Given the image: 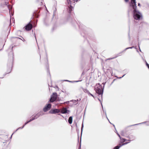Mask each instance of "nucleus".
I'll list each match as a JSON object with an SVG mask.
<instances>
[{"instance_id": "12", "label": "nucleus", "mask_w": 149, "mask_h": 149, "mask_svg": "<svg viewBox=\"0 0 149 149\" xmlns=\"http://www.w3.org/2000/svg\"><path fill=\"white\" fill-rule=\"evenodd\" d=\"M13 61L12 60H11L9 63V64H7V66L9 68H11L13 65Z\"/></svg>"}, {"instance_id": "31", "label": "nucleus", "mask_w": 149, "mask_h": 149, "mask_svg": "<svg viewBox=\"0 0 149 149\" xmlns=\"http://www.w3.org/2000/svg\"><path fill=\"white\" fill-rule=\"evenodd\" d=\"M55 10H54V14H53L54 15L55 14L56 11V8L55 7Z\"/></svg>"}, {"instance_id": "39", "label": "nucleus", "mask_w": 149, "mask_h": 149, "mask_svg": "<svg viewBox=\"0 0 149 149\" xmlns=\"http://www.w3.org/2000/svg\"><path fill=\"white\" fill-rule=\"evenodd\" d=\"M138 6H141L140 4L139 3H138Z\"/></svg>"}, {"instance_id": "14", "label": "nucleus", "mask_w": 149, "mask_h": 149, "mask_svg": "<svg viewBox=\"0 0 149 149\" xmlns=\"http://www.w3.org/2000/svg\"><path fill=\"white\" fill-rule=\"evenodd\" d=\"M120 143H124L125 141H127V140L125 139H124L122 137H121V138H120Z\"/></svg>"}, {"instance_id": "20", "label": "nucleus", "mask_w": 149, "mask_h": 149, "mask_svg": "<svg viewBox=\"0 0 149 149\" xmlns=\"http://www.w3.org/2000/svg\"><path fill=\"white\" fill-rule=\"evenodd\" d=\"M146 122H142V123H138V124H134V125H131V126H133V125H138L140 124H143L144 123H146Z\"/></svg>"}, {"instance_id": "6", "label": "nucleus", "mask_w": 149, "mask_h": 149, "mask_svg": "<svg viewBox=\"0 0 149 149\" xmlns=\"http://www.w3.org/2000/svg\"><path fill=\"white\" fill-rule=\"evenodd\" d=\"M31 22V21L28 23L25 27V30L27 31L31 30L32 28V25L30 23Z\"/></svg>"}, {"instance_id": "54", "label": "nucleus", "mask_w": 149, "mask_h": 149, "mask_svg": "<svg viewBox=\"0 0 149 149\" xmlns=\"http://www.w3.org/2000/svg\"><path fill=\"white\" fill-rule=\"evenodd\" d=\"M48 69H49V68H47V69L48 70Z\"/></svg>"}, {"instance_id": "21", "label": "nucleus", "mask_w": 149, "mask_h": 149, "mask_svg": "<svg viewBox=\"0 0 149 149\" xmlns=\"http://www.w3.org/2000/svg\"><path fill=\"white\" fill-rule=\"evenodd\" d=\"M123 146V145H122V144L120 143H119L118 145L117 146V147H118L119 148L120 147H121Z\"/></svg>"}, {"instance_id": "51", "label": "nucleus", "mask_w": 149, "mask_h": 149, "mask_svg": "<svg viewBox=\"0 0 149 149\" xmlns=\"http://www.w3.org/2000/svg\"><path fill=\"white\" fill-rule=\"evenodd\" d=\"M4 46V45L3 46V47H2V48H3Z\"/></svg>"}, {"instance_id": "1", "label": "nucleus", "mask_w": 149, "mask_h": 149, "mask_svg": "<svg viewBox=\"0 0 149 149\" xmlns=\"http://www.w3.org/2000/svg\"><path fill=\"white\" fill-rule=\"evenodd\" d=\"M130 6L132 7L133 9V15L134 19L136 20H140L142 17V15L139 11L136 10L137 6L135 0H131Z\"/></svg>"}, {"instance_id": "35", "label": "nucleus", "mask_w": 149, "mask_h": 149, "mask_svg": "<svg viewBox=\"0 0 149 149\" xmlns=\"http://www.w3.org/2000/svg\"><path fill=\"white\" fill-rule=\"evenodd\" d=\"M81 140H80V143H79V144H80V147H79V149H80V148H81Z\"/></svg>"}, {"instance_id": "32", "label": "nucleus", "mask_w": 149, "mask_h": 149, "mask_svg": "<svg viewBox=\"0 0 149 149\" xmlns=\"http://www.w3.org/2000/svg\"><path fill=\"white\" fill-rule=\"evenodd\" d=\"M117 135H118V136L120 138H120H121V137H120V135L118 133V132H117Z\"/></svg>"}, {"instance_id": "18", "label": "nucleus", "mask_w": 149, "mask_h": 149, "mask_svg": "<svg viewBox=\"0 0 149 149\" xmlns=\"http://www.w3.org/2000/svg\"><path fill=\"white\" fill-rule=\"evenodd\" d=\"M134 47H128L127 48H125L124 50L122 51V52H124L127 49H132V48H133Z\"/></svg>"}, {"instance_id": "10", "label": "nucleus", "mask_w": 149, "mask_h": 149, "mask_svg": "<svg viewBox=\"0 0 149 149\" xmlns=\"http://www.w3.org/2000/svg\"><path fill=\"white\" fill-rule=\"evenodd\" d=\"M129 139L127 140V141H129V142H130L132 141H133L135 139V137L132 136H128L127 137Z\"/></svg>"}, {"instance_id": "27", "label": "nucleus", "mask_w": 149, "mask_h": 149, "mask_svg": "<svg viewBox=\"0 0 149 149\" xmlns=\"http://www.w3.org/2000/svg\"><path fill=\"white\" fill-rule=\"evenodd\" d=\"M70 101L74 103H75L77 102V101L75 100H71Z\"/></svg>"}, {"instance_id": "48", "label": "nucleus", "mask_w": 149, "mask_h": 149, "mask_svg": "<svg viewBox=\"0 0 149 149\" xmlns=\"http://www.w3.org/2000/svg\"><path fill=\"white\" fill-rule=\"evenodd\" d=\"M35 38H36V36H35Z\"/></svg>"}, {"instance_id": "13", "label": "nucleus", "mask_w": 149, "mask_h": 149, "mask_svg": "<svg viewBox=\"0 0 149 149\" xmlns=\"http://www.w3.org/2000/svg\"><path fill=\"white\" fill-rule=\"evenodd\" d=\"M72 117L71 116L69 118L68 122L70 124H71L72 123Z\"/></svg>"}, {"instance_id": "24", "label": "nucleus", "mask_w": 149, "mask_h": 149, "mask_svg": "<svg viewBox=\"0 0 149 149\" xmlns=\"http://www.w3.org/2000/svg\"><path fill=\"white\" fill-rule=\"evenodd\" d=\"M88 95H91V96H92L94 98H95V97L93 96V94H91V93H90V92Z\"/></svg>"}, {"instance_id": "25", "label": "nucleus", "mask_w": 149, "mask_h": 149, "mask_svg": "<svg viewBox=\"0 0 149 149\" xmlns=\"http://www.w3.org/2000/svg\"><path fill=\"white\" fill-rule=\"evenodd\" d=\"M120 134L122 136H124V133L123 131H122L121 132Z\"/></svg>"}, {"instance_id": "28", "label": "nucleus", "mask_w": 149, "mask_h": 149, "mask_svg": "<svg viewBox=\"0 0 149 149\" xmlns=\"http://www.w3.org/2000/svg\"><path fill=\"white\" fill-rule=\"evenodd\" d=\"M34 120V118H33L32 117L31 119H30L29 120V122H30Z\"/></svg>"}, {"instance_id": "42", "label": "nucleus", "mask_w": 149, "mask_h": 149, "mask_svg": "<svg viewBox=\"0 0 149 149\" xmlns=\"http://www.w3.org/2000/svg\"><path fill=\"white\" fill-rule=\"evenodd\" d=\"M58 115H60L63 117V116L60 113L58 114Z\"/></svg>"}, {"instance_id": "40", "label": "nucleus", "mask_w": 149, "mask_h": 149, "mask_svg": "<svg viewBox=\"0 0 149 149\" xmlns=\"http://www.w3.org/2000/svg\"><path fill=\"white\" fill-rule=\"evenodd\" d=\"M54 3L55 4H56V5L57 4V2L56 1H54Z\"/></svg>"}, {"instance_id": "5", "label": "nucleus", "mask_w": 149, "mask_h": 149, "mask_svg": "<svg viewBox=\"0 0 149 149\" xmlns=\"http://www.w3.org/2000/svg\"><path fill=\"white\" fill-rule=\"evenodd\" d=\"M52 107L51 104H46L43 109V111L44 112H46L50 109Z\"/></svg>"}, {"instance_id": "43", "label": "nucleus", "mask_w": 149, "mask_h": 149, "mask_svg": "<svg viewBox=\"0 0 149 149\" xmlns=\"http://www.w3.org/2000/svg\"><path fill=\"white\" fill-rule=\"evenodd\" d=\"M146 125L148 126L149 125V123H148Z\"/></svg>"}, {"instance_id": "7", "label": "nucleus", "mask_w": 149, "mask_h": 149, "mask_svg": "<svg viewBox=\"0 0 149 149\" xmlns=\"http://www.w3.org/2000/svg\"><path fill=\"white\" fill-rule=\"evenodd\" d=\"M60 112V109H51L49 112V113L51 114H56V113Z\"/></svg>"}, {"instance_id": "50", "label": "nucleus", "mask_w": 149, "mask_h": 149, "mask_svg": "<svg viewBox=\"0 0 149 149\" xmlns=\"http://www.w3.org/2000/svg\"><path fill=\"white\" fill-rule=\"evenodd\" d=\"M56 88H58V86H56Z\"/></svg>"}, {"instance_id": "46", "label": "nucleus", "mask_w": 149, "mask_h": 149, "mask_svg": "<svg viewBox=\"0 0 149 149\" xmlns=\"http://www.w3.org/2000/svg\"><path fill=\"white\" fill-rule=\"evenodd\" d=\"M17 38L21 40V38Z\"/></svg>"}, {"instance_id": "17", "label": "nucleus", "mask_w": 149, "mask_h": 149, "mask_svg": "<svg viewBox=\"0 0 149 149\" xmlns=\"http://www.w3.org/2000/svg\"><path fill=\"white\" fill-rule=\"evenodd\" d=\"M83 91H84V92L85 93H87L88 94L89 93V91H88L87 89H84L83 90Z\"/></svg>"}, {"instance_id": "11", "label": "nucleus", "mask_w": 149, "mask_h": 149, "mask_svg": "<svg viewBox=\"0 0 149 149\" xmlns=\"http://www.w3.org/2000/svg\"><path fill=\"white\" fill-rule=\"evenodd\" d=\"M44 114V113H43L42 112L40 111L39 112L35 115L36 116V117H37V118L40 116H42Z\"/></svg>"}, {"instance_id": "38", "label": "nucleus", "mask_w": 149, "mask_h": 149, "mask_svg": "<svg viewBox=\"0 0 149 149\" xmlns=\"http://www.w3.org/2000/svg\"><path fill=\"white\" fill-rule=\"evenodd\" d=\"M81 100V99H77V100H76L77 101H77H80V100Z\"/></svg>"}, {"instance_id": "29", "label": "nucleus", "mask_w": 149, "mask_h": 149, "mask_svg": "<svg viewBox=\"0 0 149 149\" xmlns=\"http://www.w3.org/2000/svg\"><path fill=\"white\" fill-rule=\"evenodd\" d=\"M146 66H147L148 68L149 69V64H148L147 62H146Z\"/></svg>"}, {"instance_id": "9", "label": "nucleus", "mask_w": 149, "mask_h": 149, "mask_svg": "<svg viewBox=\"0 0 149 149\" xmlns=\"http://www.w3.org/2000/svg\"><path fill=\"white\" fill-rule=\"evenodd\" d=\"M70 111L68 110L66 108H63L61 111H60L61 113L63 114L68 113Z\"/></svg>"}, {"instance_id": "44", "label": "nucleus", "mask_w": 149, "mask_h": 149, "mask_svg": "<svg viewBox=\"0 0 149 149\" xmlns=\"http://www.w3.org/2000/svg\"><path fill=\"white\" fill-rule=\"evenodd\" d=\"M128 36H129V38H130V36L129 33H128Z\"/></svg>"}, {"instance_id": "2", "label": "nucleus", "mask_w": 149, "mask_h": 149, "mask_svg": "<svg viewBox=\"0 0 149 149\" xmlns=\"http://www.w3.org/2000/svg\"><path fill=\"white\" fill-rule=\"evenodd\" d=\"M104 85V84L102 87V85H100L99 83L97 84L96 85L97 88L95 89L96 92L99 95V96H100V97H101V99L98 98V99L101 104L102 106V94Z\"/></svg>"}, {"instance_id": "33", "label": "nucleus", "mask_w": 149, "mask_h": 149, "mask_svg": "<svg viewBox=\"0 0 149 149\" xmlns=\"http://www.w3.org/2000/svg\"><path fill=\"white\" fill-rule=\"evenodd\" d=\"M29 123V121H26L25 123V124L24 125H25V126L27 124H28V123Z\"/></svg>"}, {"instance_id": "19", "label": "nucleus", "mask_w": 149, "mask_h": 149, "mask_svg": "<svg viewBox=\"0 0 149 149\" xmlns=\"http://www.w3.org/2000/svg\"><path fill=\"white\" fill-rule=\"evenodd\" d=\"M83 127H84V125H83V123H82V124L81 127V134H82V131H83Z\"/></svg>"}, {"instance_id": "23", "label": "nucleus", "mask_w": 149, "mask_h": 149, "mask_svg": "<svg viewBox=\"0 0 149 149\" xmlns=\"http://www.w3.org/2000/svg\"><path fill=\"white\" fill-rule=\"evenodd\" d=\"M25 126V125H24L22 127H19L18 128H17L15 132L17 131V130L19 129H22Z\"/></svg>"}, {"instance_id": "53", "label": "nucleus", "mask_w": 149, "mask_h": 149, "mask_svg": "<svg viewBox=\"0 0 149 149\" xmlns=\"http://www.w3.org/2000/svg\"><path fill=\"white\" fill-rule=\"evenodd\" d=\"M13 47H12V49H13Z\"/></svg>"}, {"instance_id": "36", "label": "nucleus", "mask_w": 149, "mask_h": 149, "mask_svg": "<svg viewBox=\"0 0 149 149\" xmlns=\"http://www.w3.org/2000/svg\"><path fill=\"white\" fill-rule=\"evenodd\" d=\"M125 75V74L124 75H123L122 77H118V78H119V79H121Z\"/></svg>"}, {"instance_id": "4", "label": "nucleus", "mask_w": 149, "mask_h": 149, "mask_svg": "<svg viewBox=\"0 0 149 149\" xmlns=\"http://www.w3.org/2000/svg\"><path fill=\"white\" fill-rule=\"evenodd\" d=\"M57 94L56 93H53L51 96L49 102H52L55 101L57 99Z\"/></svg>"}, {"instance_id": "52", "label": "nucleus", "mask_w": 149, "mask_h": 149, "mask_svg": "<svg viewBox=\"0 0 149 149\" xmlns=\"http://www.w3.org/2000/svg\"><path fill=\"white\" fill-rule=\"evenodd\" d=\"M113 126L114 127H115V125H113Z\"/></svg>"}, {"instance_id": "16", "label": "nucleus", "mask_w": 149, "mask_h": 149, "mask_svg": "<svg viewBox=\"0 0 149 149\" xmlns=\"http://www.w3.org/2000/svg\"><path fill=\"white\" fill-rule=\"evenodd\" d=\"M65 81H68L70 82L73 83V82H79V81H70L68 80H65Z\"/></svg>"}, {"instance_id": "45", "label": "nucleus", "mask_w": 149, "mask_h": 149, "mask_svg": "<svg viewBox=\"0 0 149 149\" xmlns=\"http://www.w3.org/2000/svg\"><path fill=\"white\" fill-rule=\"evenodd\" d=\"M12 135H11V137H10V138H12Z\"/></svg>"}, {"instance_id": "15", "label": "nucleus", "mask_w": 149, "mask_h": 149, "mask_svg": "<svg viewBox=\"0 0 149 149\" xmlns=\"http://www.w3.org/2000/svg\"><path fill=\"white\" fill-rule=\"evenodd\" d=\"M123 52H120L117 55V56H116L115 57H113V58H110L109 59H113L114 58H115L116 57H117L118 56H120L121 55L122 53Z\"/></svg>"}, {"instance_id": "49", "label": "nucleus", "mask_w": 149, "mask_h": 149, "mask_svg": "<svg viewBox=\"0 0 149 149\" xmlns=\"http://www.w3.org/2000/svg\"><path fill=\"white\" fill-rule=\"evenodd\" d=\"M116 133H117V132H117V131L116 130Z\"/></svg>"}, {"instance_id": "37", "label": "nucleus", "mask_w": 149, "mask_h": 149, "mask_svg": "<svg viewBox=\"0 0 149 149\" xmlns=\"http://www.w3.org/2000/svg\"><path fill=\"white\" fill-rule=\"evenodd\" d=\"M11 69H10L9 71H8L7 73H9L11 72Z\"/></svg>"}, {"instance_id": "26", "label": "nucleus", "mask_w": 149, "mask_h": 149, "mask_svg": "<svg viewBox=\"0 0 149 149\" xmlns=\"http://www.w3.org/2000/svg\"><path fill=\"white\" fill-rule=\"evenodd\" d=\"M130 143V142H125V143H122V145H123V146H124V145H125L127 144L128 143Z\"/></svg>"}, {"instance_id": "41", "label": "nucleus", "mask_w": 149, "mask_h": 149, "mask_svg": "<svg viewBox=\"0 0 149 149\" xmlns=\"http://www.w3.org/2000/svg\"><path fill=\"white\" fill-rule=\"evenodd\" d=\"M138 45H139V49L140 51H141V49H140V48L139 45V43H138Z\"/></svg>"}, {"instance_id": "8", "label": "nucleus", "mask_w": 149, "mask_h": 149, "mask_svg": "<svg viewBox=\"0 0 149 149\" xmlns=\"http://www.w3.org/2000/svg\"><path fill=\"white\" fill-rule=\"evenodd\" d=\"M8 2H5L6 5L7 6L8 8L9 9V12L10 14V12H11V15L12 16L13 15V13L12 12V5H8Z\"/></svg>"}, {"instance_id": "34", "label": "nucleus", "mask_w": 149, "mask_h": 149, "mask_svg": "<svg viewBox=\"0 0 149 149\" xmlns=\"http://www.w3.org/2000/svg\"><path fill=\"white\" fill-rule=\"evenodd\" d=\"M105 115H106V117L107 118V119L108 120H109H109L108 119V118H107V114H106V112H105ZM110 122V123L111 124V123L110 122Z\"/></svg>"}, {"instance_id": "30", "label": "nucleus", "mask_w": 149, "mask_h": 149, "mask_svg": "<svg viewBox=\"0 0 149 149\" xmlns=\"http://www.w3.org/2000/svg\"><path fill=\"white\" fill-rule=\"evenodd\" d=\"M119 148H118V147L117 146L114 147L113 149H119Z\"/></svg>"}, {"instance_id": "47", "label": "nucleus", "mask_w": 149, "mask_h": 149, "mask_svg": "<svg viewBox=\"0 0 149 149\" xmlns=\"http://www.w3.org/2000/svg\"><path fill=\"white\" fill-rule=\"evenodd\" d=\"M79 0H77V1H77H77H79Z\"/></svg>"}, {"instance_id": "22", "label": "nucleus", "mask_w": 149, "mask_h": 149, "mask_svg": "<svg viewBox=\"0 0 149 149\" xmlns=\"http://www.w3.org/2000/svg\"><path fill=\"white\" fill-rule=\"evenodd\" d=\"M32 117L33 118H34V120L37 119V117H36V115H33L32 116Z\"/></svg>"}, {"instance_id": "3", "label": "nucleus", "mask_w": 149, "mask_h": 149, "mask_svg": "<svg viewBox=\"0 0 149 149\" xmlns=\"http://www.w3.org/2000/svg\"><path fill=\"white\" fill-rule=\"evenodd\" d=\"M66 4H68V6H67V11L69 13H70L73 10V5H74L75 0H66Z\"/></svg>"}]
</instances>
